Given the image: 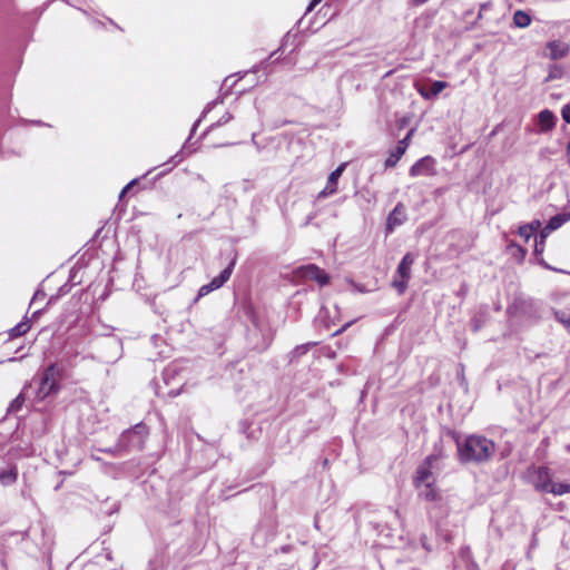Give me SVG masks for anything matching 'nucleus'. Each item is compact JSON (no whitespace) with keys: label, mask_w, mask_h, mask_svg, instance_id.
I'll list each match as a JSON object with an SVG mask.
<instances>
[{"label":"nucleus","mask_w":570,"mask_h":570,"mask_svg":"<svg viewBox=\"0 0 570 570\" xmlns=\"http://www.w3.org/2000/svg\"><path fill=\"white\" fill-rule=\"evenodd\" d=\"M458 459L462 463L482 464L489 462L495 453V444L485 436L472 434L461 440L454 436Z\"/></svg>","instance_id":"1"},{"label":"nucleus","mask_w":570,"mask_h":570,"mask_svg":"<svg viewBox=\"0 0 570 570\" xmlns=\"http://www.w3.org/2000/svg\"><path fill=\"white\" fill-rule=\"evenodd\" d=\"M61 380V370L56 364H50L45 368L38 380L33 383L38 385L36 391V399L42 401L50 395L59 392V382Z\"/></svg>","instance_id":"2"},{"label":"nucleus","mask_w":570,"mask_h":570,"mask_svg":"<svg viewBox=\"0 0 570 570\" xmlns=\"http://www.w3.org/2000/svg\"><path fill=\"white\" fill-rule=\"evenodd\" d=\"M147 435L148 428L142 423L136 424L119 436L118 449L124 452L139 451L144 448Z\"/></svg>","instance_id":"3"},{"label":"nucleus","mask_w":570,"mask_h":570,"mask_svg":"<svg viewBox=\"0 0 570 570\" xmlns=\"http://www.w3.org/2000/svg\"><path fill=\"white\" fill-rule=\"evenodd\" d=\"M178 365L176 363L169 364L161 375L163 384H157V394L163 397L174 399L178 395Z\"/></svg>","instance_id":"4"},{"label":"nucleus","mask_w":570,"mask_h":570,"mask_svg":"<svg viewBox=\"0 0 570 570\" xmlns=\"http://www.w3.org/2000/svg\"><path fill=\"white\" fill-rule=\"evenodd\" d=\"M414 261V256L411 253H406L395 271L392 285L399 294H403L407 288V282L411 277V267Z\"/></svg>","instance_id":"5"},{"label":"nucleus","mask_w":570,"mask_h":570,"mask_svg":"<svg viewBox=\"0 0 570 570\" xmlns=\"http://www.w3.org/2000/svg\"><path fill=\"white\" fill-rule=\"evenodd\" d=\"M441 458H443L442 450L435 446L434 453L426 456L424 462L416 470L414 478L415 488L420 489L424 483L432 482V469L434 468V463Z\"/></svg>","instance_id":"6"},{"label":"nucleus","mask_w":570,"mask_h":570,"mask_svg":"<svg viewBox=\"0 0 570 570\" xmlns=\"http://www.w3.org/2000/svg\"><path fill=\"white\" fill-rule=\"evenodd\" d=\"M234 265L235 262L232 261L230 264L225 269H223L218 276L214 277L210 283L203 285L199 288L197 296L194 298V303H196L200 297L209 294L212 291L222 287L229 279Z\"/></svg>","instance_id":"7"},{"label":"nucleus","mask_w":570,"mask_h":570,"mask_svg":"<svg viewBox=\"0 0 570 570\" xmlns=\"http://www.w3.org/2000/svg\"><path fill=\"white\" fill-rule=\"evenodd\" d=\"M407 219L406 208L403 203H397L394 209L389 214L385 224L386 235L392 234L394 229L403 225Z\"/></svg>","instance_id":"8"},{"label":"nucleus","mask_w":570,"mask_h":570,"mask_svg":"<svg viewBox=\"0 0 570 570\" xmlns=\"http://www.w3.org/2000/svg\"><path fill=\"white\" fill-rule=\"evenodd\" d=\"M410 176H434L436 174L435 170V160L431 156H425L419 159L409 171Z\"/></svg>","instance_id":"9"},{"label":"nucleus","mask_w":570,"mask_h":570,"mask_svg":"<svg viewBox=\"0 0 570 570\" xmlns=\"http://www.w3.org/2000/svg\"><path fill=\"white\" fill-rule=\"evenodd\" d=\"M301 276L306 281H316L320 285L328 284V275L318 266L309 264L299 268Z\"/></svg>","instance_id":"10"},{"label":"nucleus","mask_w":570,"mask_h":570,"mask_svg":"<svg viewBox=\"0 0 570 570\" xmlns=\"http://www.w3.org/2000/svg\"><path fill=\"white\" fill-rule=\"evenodd\" d=\"M345 167H346V164L343 163L334 171H332L330 174L325 188L317 194V197H316L317 200L326 198L331 195H334L337 191V188H336L337 180L342 176Z\"/></svg>","instance_id":"11"},{"label":"nucleus","mask_w":570,"mask_h":570,"mask_svg":"<svg viewBox=\"0 0 570 570\" xmlns=\"http://www.w3.org/2000/svg\"><path fill=\"white\" fill-rule=\"evenodd\" d=\"M553 484L550 470L546 466H540L537 471L535 488L542 492L549 493Z\"/></svg>","instance_id":"12"},{"label":"nucleus","mask_w":570,"mask_h":570,"mask_svg":"<svg viewBox=\"0 0 570 570\" xmlns=\"http://www.w3.org/2000/svg\"><path fill=\"white\" fill-rule=\"evenodd\" d=\"M547 49L549 50V57L552 60L564 58L566 56H568L570 51L569 45L560 40H553L548 42Z\"/></svg>","instance_id":"13"},{"label":"nucleus","mask_w":570,"mask_h":570,"mask_svg":"<svg viewBox=\"0 0 570 570\" xmlns=\"http://www.w3.org/2000/svg\"><path fill=\"white\" fill-rule=\"evenodd\" d=\"M556 122H557V117L554 116V114L551 110L544 109L539 112L538 124H539L540 130L542 132H547V131H550L551 129H553V127L556 126Z\"/></svg>","instance_id":"14"},{"label":"nucleus","mask_w":570,"mask_h":570,"mask_svg":"<svg viewBox=\"0 0 570 570\" xmlns=\"http://www.w3.org/2000/svg\"><path fill=\"white\" fill-rule=\"evenodd\" d=\"M448 87V82L436 80L432 82L429 91L421 90L420 94L425 99H433L435 98L442 90H444Z\"/></svg>","instance_id":"15"},{"label":"nucleus","mask_w":570,"mask_h":570,"mask_svg":"<svg viewBox=\"0 0 570 570\" xmlns=\"http://www.w3.org/2000/svg\"><path fill=\"white\" fill-rule=\"evenodd\" d=\"M419 495L426 501H436L440 498L439 491L434 488L433 482L424 483Z\"/></svg>","instance_id":"16"},{"label":"nucleus","mask_w":570,"mask_h":570,"mask_svg":"<svg viewBox=\"0 0 570 570\" xmlns=\"http://www.w3.org/2000/svg\"><path fill=\"white\" fill-rule=\"evenodd\" d=\"M316 344V342H309L295 346L288 354L289 362L292 363L297 361L301 356L308 352L309 347L315 346Z\"/></svg>","instance_id":"17"},{"label":"nucleus","mask_w":570,"mask_h":570,"mask_svg":"<svg viewBox=\"0 0 570 570\" xmlns=\"http://www.w3.org/2000/svg\"><path fill=\"white\" fill-rule=\"evenodd\" d=\"M570 220V214H558L553 216L546 225V232H553Z\"/></svg>","instance_id":"18"},{"label":"nucleus","mask_w":570,"mask_h":570,"mask_svg":"<svg viewBox=\"0 0 570 570\" xmlns=\"http://www.w3.org/2000/svg\"><path fill=\"white\" fill-rule=\"evenodd\" d=\"M405 154L403 146H396L394 150L391 151L389 157L385 159L384 166L385 168L395 167L397 161Z\"/></svg>","instance_id":"19"},{"label":"nucleus","mask_w":570,"mask_h":570,"mask_svg":"<svg viewBox=\"0 0 570 570\" xmlns=\"http://www.w3.org/2000/svg\"><path fill=\"white\" fill-rule=\"evenodd\" d=\"M18 472L16 466H11L0 472V482L3 485L13 484L17 481Z\"/></svg>","instance_id":"20"},{"label":"nucleus","mask_w":570,"mask_h":570,"mask_svg":"<svg viewBox=\"0 0 570 570\" xmlns=\"http://www.w3.org/2000/svg\"><path fill=\"white\" fill-rule=\"evenodd\" d=\"M513 23L518 28H525L531 23V17L522 10H518L513 14Z\"/></svg>","instance_id":"21"},{"label":"nucleus","mask_w":570,"mask_h":570,"mask_svg":"<svg viewBox=\"0 0 570 570\" xmlns=\"http://www.w3.org/2000/svg\"><path fill=\"white\" fill-rule=\"evenodd\" d=\"M27 387L28 386H24L22 392H20L19 395L11 401V403L9 404V407H8V412L16 413L21 410V407L24 403V400H26L24 392H26Z\"/></svg>","instance_id":"22"},{"label":"nucleus","mask_w":570,"mask_h":570,"mask_svg":"<svg viewBox=\"0 0 570 570\" xmlns=\"http://www.w3.org/2000/svg\"><path fill=\"white\" fill-rule=\"evenodd\" d=\"M30 328L28 321H22L10 331V336L18 337L26 334Z\"/></svg>","instance_id":"23"},{"label":"nucleus","mask_w":570,"mask_h":570,"mask_svg":"<svg viewBox=\"0 0 570 570\" xmlns=\"http://www.w3.org/2000/svg\"><path fill=\"white\" fill-rule=\"evenodd\" d=\"M549 490H550L549 493H553L556 495H561V494L570 492V484L553 482L551 489H549Z\"/></svg>","instance_id":"24"},{"label":"nucleus","mask_w":570,"mask_h":570,"mask_svg":"<svg viewBox=\"0 0 570 570\" xmlns=\"http://www.w3.org/2000/svg\"><path fill=\"white\" fill-rule=\"evenodd\" d=\"M556 318L560 322L568 331H570V314L564 312H556Z\"/></svg>","instance_id":"25"},{"label":"nucleus","mask_w":570,"mask_h":570,"mask_svg":"<svg viewBox=\"0 0 570 570\" xmlns=\"http://www.w3.org/2000/svg\"><path fill=\"white\" fill-rule=\"evenodd\" d=\"M518 234L528 242L532 235L534 234L531 230V226H527L525 224L519 227Z\"/></svg>","instance_id":"26"},{"label":"nucleus","mask_w":570,"mask_h":570,"mask_svg":"<svg viewBox=\"0 0 570 570\" xmlns=\"http://www.w3.org/2000/svg\"><path fill=\"white\" fill-rule=\"evenodd\" d=\"M232 119H233V116H232L229 112H225V114L222 116V118H220L218 121L213 122V124L208 127V129H213V128H215V127H218V126L225 125V124L229 122Z\"/></svg>","instance_id":"27"},{"label":"nucleus","mask_w":570,"mask_h":570,"mask_svg":"<svg viewBox=\"0 0 570 570\" xmlns=\"http://www.w3.org/2000/svg\"><path fill=\"white\" fill-rule=\"evenodd\" d=\"M413 132H414V129L409 130V132L406 134V136H405L402 140H400V141L397 142V146H403L404 151H406V149H407V147H409L410 139H411V137H412Z\"/></svg>","instance_id":"28"},{"label":"nucleus","mask_w":570,"mask_h":570,"mask_svg":"<svg viewBox=\"0 0 570 570\" xmlns=\"http://www.w3.org/2000/svg\"><path fill=\"white\" fill-rule=\"evenodd\" d=\"M190 137L187 139V141L184 144V146L180 148V157L183 155H190L195 149H191V142Z\"/></svg>","instance_id":"29"},{"label":"nucleus","mask_w":570,"mask_h":570,"mask_svg":"<svg viewBox=\"0 0 570 570\" xmlns=\"http://www.w3.org/2000/svg\"><path fill=\"white\" fill-rule=\"evenodd\" d=\"M509 247H511V248H515V250H517V255H519L521 259H523V258H524V256H525V253H527V252H525V249H524L523 247H521L520 245H518V244H517V243H514V242H512V243L509 245Z\"/></svg>","instance_id":"30"},{"label":"nucleus","mask_w":570,"mask_h":570,"mask_svg":"<svg viewBox=\"0 0 570 570\" xmlns=\"http://www.w3.org/2000/svg\"><path fill=\"white\" fill-rule=\"evenodd\" d=\"M269 344H271L269 340L263 338L261 344H257L254 346V350H256L257 352H264L268 348Z\"/></svg>","instance_id":"31"},{"label":"nucleus","mask_w":570,"mask_h":570,"mask_svg":"<svg viewBox=\"0 0 570 570\" xmlns=\"http://www.w3.org/2000/svg\"><path fill=\"white\" fill-rule=\"evenodd\" d=\"M223 101L220 99H215L210 102L207 104L204 112H203V117H206V115L215 107L217 106L218 104H222Z\"/></svg>","instance_id":"32"},{"label":"nucleus","mask_w":570,"mask_h":570,"mask_svg":"<svg viewBox=\"0 0 570 570\" xmlns=\"http://www.w3.org/2000/svg\"><path fill=\"white\" fill-rule=\"evenodd\" d=\"M544 243H546V240L535 238V245H534L535 254H540L544 250Z\"/></svg>","instance_id":"33"},{"label":"nucleus","mask_w":570,"mask_h":570,"mask_svg":"<svg viewBox=\"0 0 570 570\" xmlns=\"http://www.w3.org/2000/svg\"><path fill=\"white\" fill-rule=\"evenodd\" d=\"M562 118L566 122L570 124V105L563 106L561 110Z\"/></svg>","instance_id":"34"},{"label":"nucleus","mask_w":570,"mask_h":570,"mask_svg":"<svg viewBox=\"0 0 570 570\" xmlns=\"http://www.w3.org/2000/svg\"><path fill=\"white\" fill-rule=\"evenodd\" d=\"M99 451L106 452V453H109V454H112V455H116L119 452H124V450L118 449V443L116 444L115 448L100 449Z\"/></svg>","instance_id":"35"},{"label":"nucleus","mask_w":570,"mask_h":570,"mask_svg":"<svg viewBox=\"0 0 570 570\" xmlns=\"http://www.w3.org/2000/svg\"><path fill=\"white\" fill-rule=\"evenodd\" d=\"M527 226H531V230L535 233L541 227V222L535 219L529 224H525Z\"/></svg>","instance_id":"36"},{"label":"nucleus","mask_w":570,"mask_h":570,"mask_svg":"<svg viewBox=\"0 0 570 570\" xmlns=\"http://www.w3.org/2000/svg\"><path fill=\"white\" fill-rule=\"evenodd\" d=\"M137 183V179H132L128 185H126L124 187V189L121 190L119 197L122 198L124 195Z\"/></svg>","instance_id":"37"},{"label":"nucleus","mask_w":570,"mask_h":570,"mask_svg":"<svg viewBox=\"0 0 570 570\" xmlns=\"http://www.w3.org/2000/svg\"><path fill=\"white\" fill-rule=\"evenodd\" d=\"M429 0H409L407 1V4L410 7H419V6H422L424 3H426Z\"/></svg>","instance_id":"38"},{"label":"nucleus","mask_w":570,"mask_h":570,"mask_svg":"<svg viewBox=\"0 0 570 570\" xmlns=\"http://www.w3.org/2000/svg\"><path fill=\"white\" fill-rule=\"evenodd\" d=\"M353 324V321L352 322H348L346 324H344L341 328H338L336 332L333 333V336H337L340 334H342L343 332H345L347 330V327H350L351 325Z\"/></svg>","instance_id":"39"},{"label":"nucleus","mask_w":570,"mask_h":570,"mask_svg":"<svg viewBox=\"0 0 570 570\" xmlns=\"http://www.w3.org/2000/svg\"><path fill=\"white\" fill-rule=\"evenodd\" d=\"M322 0H312L309 6L307 7V11H312L315 6H317Z\"/></svg>","instance_id":"40"},{"label":"nucleus","mask_w":570,"mask_h":570,"mask_svg":"<svg viewBox=\"0 0 570 570\" xmlns=\"http://www.w3.org/2000/svg\"><path fill=\"white\" fill-rule=\"evenodd\" d=\"M551 232H546V227L541 230L540 233V236H539V239H542V240H546V237L550 234Z\"/></svg>","instance_id":"41"},{"label":"nucleus","mask_w":570,"mask_h":570,"mask_svg":"<svg viewBox=\"0 0 570 570\" xmlns=\"http://www.w3.org/2000/svg\"><path fill=\"white\" fill-rule=\"evenodd\" d=\"M567 159H568V164L570 166V141L568 142V146H567Z\"/></svg>","instance_id":"42"},{"label":"nucleus","mask_w":570,"mask_h":570,"mask_svg":"<svg viewBox=\"0 0 570 570\" xmlns=\"http://www.w3.org/2000/svg\"><path fill=\"white\" fill-rule=\"evenodd\" d=\"M109 345H111V346H114L116 348L119 347V343L117 341H114V340L109 342Z\"/></svg>","instance_id":"43"},{"label":"nucleus","mask_w":570,"mask_h":570,"mask_svg":"<svg viewBox=\"0 0 570 570\" xmlns=\"http://www.w3.org/2000/svg\"><path fill=\"white\" fill-rule=\"evenodd\" d=\"M314 217H315V215H311V216L308 217V219H307V222H306V224H305V225H307V224H308V223H309Z\"/></svg>","instance_id":"44"},{"label":"nucleus","mask_w":570,"mask_h":570,"mask_svg":"<svg viewBox=\"0 0 570 570\" xmlns=\"http://www.w3.org/2000/svg\"><path fill=\"white\" fill-rule=\"evenodd\" d=\"M314 217H315V215H311V216L308 217V219H307V222H306V224H305V225H307V224H308V223H309Z\"/></svg>","instance_id":"45"},{"label":"nucleus","mask_w":570,"mask_h":570,"mask_svg":"<svg viewBox=\"0 0 570 570\" xmlns=\"http://www.w3.org/2000/svg\"><path fill=\"white\" fill-rule=\"evenodd\" d=\"M567 450L570 452V444L567 446Z\"/></svg>","instance_id":"46"}]
</instances>
